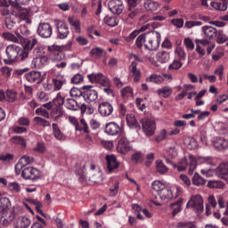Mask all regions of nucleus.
<instances>
[{
	"instance_id": "f257e3e1",
	"label": "nucleus",
	"mask_w": 228,
	"mask_h": 228,
	"mask_svg": "<svg viewBox=\"0 0 228 228\" xmlns=\"http://www.w3.org/2000/svg\"><path fill=\"white\" fill-rule=\"evenodd\" d=\"M160 44L161 34H159V32L153 30L146 33V41L144 43L145 49L148 51H158Z\"/></svg>"
},
{
	"instance_id": "f03ea898",
	"label": "nucleus",
	"mask_w": 228,
	"mask_h": 228,
	"mask_svg": "<svg viewBox=\"0 0 228 228\" xmlns=\"http://www.w3.org/2000/svg\"><path fill=\"white\" fill-rule=\"evenodd\" d=\"M20 51V46L17 45H9L5 48V54L7 59L4 60V63L6 65H12L15 61H19V52Z\"/></svg>"
},
{
	"instance_id": "7ed1b4c3",
	"label": "nucleus",
	"mask_w": 228,
	"mask_h": 228,
	"mask_svg": "<svg viewBox=\"0 0 228 228\" xmlns=\"http://www.w3.org/2000/svg\"><path fill=\"white\" fill-rule=\"evenodd\" d=\"M186 208H191L193 211L198 214L204 212V200L200 194L192 195L190 200L186 204Z\"/></svg>"
},
{
	"instance_id": "20e7f679",
	"label": "nucleus",
	"mask_w": 228,
	"mask_h": 228,
	"mask_svg": "<svg viewBox=\"0 0 228 228\" xmlns=\"http://www.w3.org/2000/svg\"><path fill=\"white\" fill-rule=\"evenodd\" d=\"M209 165V157H194L193 155H189V175H193L197 165Z\"/></svg>"
},
{
	"instance_id": "39448f33",
	"label": "nucleus",
	"mask_w": 228,
	"mask_h": 228,
	"mask_svg": "<svg viewBox=\"0 0 228 228\" xmlns=\"http://www.w3.org/2000/svg\"><path fill=\"white\" fill-rule=\"evenodd\" d=\"M54 26L57 31V38L60 40H65L69 37V25L61 20H54Z\"/></svg>"
},
{
	"instance_id": "423d86ee",
	"label": "nucleus",
	"mask_w": 228,
	"mask_h": 228,
	"mask_svg": "<svg viewBox=\"0 0 228 228\" xmlns=\"http://www.w3.org/2000/svg\"><path fill=\"white\" fill-rule=\"evenodd\" d=\"M141 124L145 136H154V133H156V121L154 119L142 118Z\"/></svg>"
},
{
	"instance_id": "0eeeda50",
	"label": "nucleus",
	"mask_w": 228,
	"mask_h": 228,
	"mask_svg": "<svg viewBox=\"0 0 228 228\" xmlns=\"http://www.w3.org/2000/svg\"><path fill=\"white\" fill-rule=\"evenodd\" d=\"M132 150L133 146H131L129 140L126 139V136L122 135L118 142L117 152L126 155L127 152H129V151Z\"/></svg>"
},
{
	"instance_id": "6e6552de",
	"label": "nucleus",
	"mask_w": 228,
	"mask_h": 228,
	"mask_svg": "<svg viewBox=\"0 0 228 228\" xmlns=\"http://www.w3.org/2000/svg\"><path fill=\"white\" fill-rule=\"evenodd\" d=\"M37 34L41 38H51V37H53V26L48 22L39 23Z\"/></svg>"
},
{
	"instance_id": "1a4fd4ad",
	"label": "nucleus",
	"mask_w": 228,
	"mask_h": 228,
	"mask_svg": "<svg viewBox=\"0 0 228 228\" xmlns=\"http://www.w3.org/2000/svg\"><path fill=\"white\" fill-rule=\"evenodd\" d=\"M109 10L114 15H120L124 12V2L122 0H110L109 2Z\"/></svg>"
},
{
	"instance_id": "9d476101",
	"label": "nucleus",
	"mask_w": 228,
	"mask_h": 228,
	"mask_svg": "<svg viewBox=\"0 0 228 228\" xmlns=\"http://www.w3.org/2000/svg\"><path fill=\"white\" fill-rule=\"evenodd\" d=\"M21 175L23 179H38L40 177V171L35 167H25L22 172Z\"/></svg>"
},
{
	"instance_id": "9b49d317",
	"label": "nucleus",
	"mask_w": 228,
	"mask_h": 228,
	"mask_svg": "<svg viewBox=\"0 0 228 228\" xmlns=\"http://www.w3.org/2000/svg\"><path fill=\"white\" fill-rule=\"evenodd\" d=\"M46 50L48 52L49 60H52V61H61V60H63V54L58 51V46H47Z\"/></svg>"
},
{
	"instance_id": "f8f14e48",
	"label": "nucleus",
	"mask_w": 228,
	"mask_h": 228,
	"mask_svg": "<svg viewBox=\"0 0 228 228\" xmlns=\"http://www.w3.org/2000/svg\"><path fill=\"white\" fill-rule=\"evenodd\" d=\"M83 90H85L84 99L86 102H94V101H97V91L92 89V86H85Z\"/></svg>"
},
{
	"instance_id": "ddd939ff",
	"label": "nucleus",
	"mask_w": 228,
	"mask_h": 228,
	"mask_svg": "<svg viewBox=\"0 0 228 228\" xmlns=\"http://www.w3.org/2000/svg\"><path fill=\"white\" fill-rule=\"evenodd\" d=\"M15 35L10 32H4L3 34V37L4 38V40H7L8 42H12L13 44H20V42H24V37H22V35H20V33H19V31H16Z\"/></svg>"
},
{
	"instance_id": "4468645a",
	"label": "nucleus",
	"mask_w": 228,
	"mask_h": 228,
	"mask_svg": "<svg viewBox=\"0 0 228 228\" xmlns=\"http://www.w3.org/2000/svg\"><path fill=\"white\" fill-rule=\"evenodd\" d=\"M218 31L214 27L209 25L203 26L201 28V35L208 40H213L214 37H216Z\"/></svg>"
},
{
	"instance_id": "2eb2a0df",
	"label": "nucleus",
	"mask_w": 228,
	"mask_h": 228,
	"mask_svg": "<svg viewBox=\"0 0 228 228\" xmlns=\"http://www.w3.org/2000/svg\"><path fill=\"white\" fill-rule=\"evenodd\" d=\"M121 131L122 128L115 122H110L105 126V133L110 136H117Z\"/></svg>"
},
{
	"instance_id": "dca6fc26",
	"label": "nucleus",
	"mask_w": 228,
	"mask_h": 228,
	"mask_svg": "<svg viewBox=\"0 0 228 228\" xmlns=\"http://www.w3.org/2000/svg\"><path fill=\"white\" fill-rule=\"evenodd\" d=\"M98 110L102 117H110L113 113V105L108 102H104L99 104Z\"/></svg>"
},
{
	"instance_id": "f3484780",
	"label": "nucleus",
	"mask_w": 228,
	"mask_h": 228,
	"mask_svg": "<svg viewBox=\"0 0 228 228\" xmlns=\"http://www.w3.org/2000/svg\"><path fill=\"white\" fill-rule=\"evenodd\" d=\"M213 145L218 151L228 149V140L222 136H216L213 139Z\"/></svg>"
},
{
	"instance_id": "a211bd4d",
	"label": "nucleus",
	"mask_w": 228,
	"mask_h": 228,
	"mask_svg": "<svg viewBox=\"0 0 228 228\" xmlns=\"http://www.w3.org/2000/svg\"><path fill=\"white\" fill-rule=\"evenodd\" d=\"M105 159L107 161V168L110 174H111L113 170H117L119 164L118 161H117V157H115V155H107Z\"/></svg>"
},
{
	"instance_id": "6ab92c4d",
	"label": "nucleus",
	"mask_w": 228,
	"mask_h": 228,
	"mask_svg": "<svg viewBox=\"0 0 228 228\" xmlns=\"http://www.w3.org/2000/svg\"><path fill=\"white\" fill-rule=\"evenodd\" d=\"M158 195L159 199H161L164 202H168V200L174 199V192L172 191V189H170V187L167 186H166L162 191H160Z\"/></svg>"
},
{
	"instance_id": "aec40b11",
	"label": "nucleus",
	"mask_w": 228,
	"mask_h": 228,
	"mask_svg": "<svg viewBox=\"0 0 228 228\" xmlns=\"http://www.w3.org/2000/svg\"><path fill=\"white\" fill-rule=\"evenodd\" d=\"M169 211L173 216L183 211V199H180L169 205Z\"/></svg>"
},
{
	"instance_id": "412c9836",
	"label": "nucleus",
	"mask_w": 228,
	"mask_h": 228,
	"mask_svg": "<svg viewBox=\"0 0 228 228\" xmlns=\"http://www.w3.org/2000/svg\"><path fill=\"white\" fill-rule=\"evenodd\" d=\"M31 225V220L28 216H20L14 221V228H28Z\"/></svg>"
},
{
	"instance_id": "4be33fe9",
	"label": "nucleus",
	"mask_w": 228,
	"mask_h": 228,
	"mask_svg": "<svg viewBox=\"0 0 228 228\" xmlns=\"http://www.w3.org/2000/svg\"><path fill=\"white\" fill-rule=\"evenodd\" d=\"M42 74L39 71H30L25 74V78L28 83H40L42 81Z\"/></svg>"
},
{
	"instance_id": "5701e85b",
	"label": "nucleus",
	"mask_w": 228,
	"mask_h": 228,
	"mask_svg": "<svg viewBox=\"0 0 228 228\" xmlns=\"http://www.w3.org/2000/svg\"><path fill=\"white\" fill-rule=\"evenodd\" d=\"M49 61V55H42L41 57H37L33 59L32 62L36 69H42L44 65H47Z\"/></svg>"
},
{
	"instance_id": "b1692460",
	"label": "nucleus",
	"mask_w": 228,
	"mask_h": 228,
	"mask_svg": "<svg viewBox=\"0 0 228 228\" xmlns=\"http://www.w3.org/2000/svg\"><path fill=\"white\" fill-rule=\"evenodd\" d=\"M210 5L217 12H226L228 8V0H221L216 2H211Z\"/></svg>"
},
{
	"instance_id": "393cba45",
	"label": "nucleus",
	"mask_w": 228,
	"mask_h": 228,
	"mask_svg": "<svg viewBox=\"0 0 228 228\" xmlns=\"http://www.w3.org/2000/svg\"><path fill=\"white\" fill-rule=\"evenodd\" d=\"M137 65L138 64L136 63V61H132V63L129 67L130 72H132L134 81L135 83H138V81H140V79L142 77V71H140V69H138Z\"/></svg>"
},
{
	"instance_id": "a878e982",
	"label": "nucleus",
	"mask_w": 228,
	"mask_h": 228,
	"mask_svg": "<svg viewBox=\"0 0 228 228\" xmlns=\"http://www.w3.org/2000/svg\"><path fill=\"white\" fill-rule=\"evenodd\" d=\"M161 4L156 1L152 0H145L144 1V8L147 12H158Z\"/></svg>"
},
{
	"instance_id": "bb28decb",
	"label": "nucleus",
	"mask_w": 228,
	"mask_h": 228,
	"mask_svg": "<svg viewBox=\"0 0 228 228\" xmlns=\"http://www.w3.org/2000/svg\"><path fill=\"white\" fill-rule=\"evenodd\" d=\"M173 168L178 172H184L188 168V159L186 157L182 158L177 164H172Z\"/></svg>"
},
{
	"instance_id": "cd10ccee",
	"label": "nucleus",
	"mask_w": 228,
	"mask_h": 228,
	"mask_svg": "<svg viewBox=\"0 0 228 228\" xmlns=\"http://www.w3.org/2000/svg\"><path fill=\"white\" fill-rule=\"evenodd\" d=\"M156 60L159 63H168L170 61V53L160 51L156 54Z\"/></svg>"
},
{
	"instance_id": "c85d7f7f",
	"label": "nucleus",
	"mask_w": 228,
	"mask_h": 228,
	"mask_svg": "<svg viewBox=\"0 0 228 228\" xmlns=\"http://www.w3.org/2000/svg\"><path fill=\"white\" fill-rule=\"evenodd\" d=\"M126 124L130 129H140V124H138L136 118L133 114L126 115Z\"/></svg>"
},
{
	"instance_id": "c756f323",
	"label": "nucleus",
	"mask_w": 228,
	"mask_h": 228,
	"mask_svg": "<svg viewBox=\"0 0 228 228\" xmlns=\"http://www.w3.org/2000/svg\"><path fill=\"white\" fill-rule=\"evenodd\" d=\"M216 174L217 177H224V175H228V162H224L220 164L216 168Z\"/></svg>"
},
{
	"instance_id": "7c9ffc66",
	"label": "nucleus",
	"mask_w": 228,
	"mask_h": 228,
	"mask_svg": "<svg viewBox=\"0 0 228 228\" xmlns=\"http://www.w3.org/2000/svg\"><path fill=\"white\" fill-rule=\"evenodd\" d=\"M183 143L186 145L187 149L190 151H193L199 147V142L197 140L193 137H185L183 139Z\"/></svg>"
},
{
	"instance_id": "2f4dec72",
	"label": "nucleus",
	"mask_w": 228,
	"mask_h": 228,
	"mask_svg": "<svg viewBox=\"0 0 228 228\" xmlns=\"http://www.w3.org/2000/svg\"><path fill=\"white\" fill-rule=\"evenodd\" d=\"M207 186L211 190H223V188H225V183L220 180H210Z\"/></svg>"
},
{
	"instance_id": "473e14b6",
	"label": "nucleus",
	"mask_w": 228,
	"mask_h": 228,
	"mask_svg": "<svg viewBox=\"0 0 228 228\" xmlns=\"http://www.w3.org/2000/svg\"><path fill=\"white\" fill-rule=\"evenodd\" d=\"M18 17L21 20H24L27 24H31V20H29V11L26 8L20 9L18 12Z\"/></svg>"
},
{
	"instance_id": "72a5a7b5",
	"label": "nucleus",
	"mask_w": 228,
	"mask_h": 228,
	"mask_svg": "<svg viewBox=\"0 0 228 228\" xmlns=\"http://www.w3.org/2000/svg\"><path fill=\"white\" fill-rule=\"evenodd\" d=\"M120 188V183L117 180H112V183H110V196L115 197L118 193Z\"/></svg>"
},
{
	"instance_id": "f704fd0d",
	"label": "nucleus",
	"mask_w": 228,
	"mask_h": 228,
	"mask_svg": "<svg viewBox=\"0 0 228 228\" xmlns=\"http://www.w3.org/2000/svg\"><path fill=\"white\" fill-rule=\"evenodd\" d=\"M52 129L53 136L56 138V140H65V135L63 133H61V130H60V127L56 123L52 124Z\"/></svg>"
},
{
	"instance_id": "c9c22d12",
	"label": "nucleus",
	"mask_w": 228,
	"mask_h": 228,
	"mask_svg": "<svg viewBox=\"0 0 228 228\" xmlns=\"http://www.w3.org/2000/svg\"><path fill=\"white\" fill-rule=\"evenodd\" d=\"M191 181L194 186H204L206 184V179L200 176L199 173H194Z\"/></svg>"
},
{
	"instance_id": "e433bc0d",
	"label": "nucleus",
	"mask_w": 228,
	"mask_h": 228,
	"mask_svg": "<svg viewBox=\"0 0 228 228\" xmlns=\"http://www.w3.org/2000/svg\"><path fill=\"white\" fill-rule=\"evenodd\" d=\"M172 87L164 86L162 88L158 89L157 94L160 95V97H164L165 99L170 97L172 95Z\"/></svg>"
},
{
	"instance_id": "4c0bfd02",
	"label": "nucleus",
	"mask_w": 228,
	"mask_h": 228,
	"mask_svg": "<svg viewBox=\"0 0 228 228\" xmlns=\"http://www.w3.org/2000/svg\"><path fill=\"white\" fill-rule=\"evenodd\" d=\"M166 187L167 185H165V183L159 180H155L151 183V189L153 190V191H155L158 194L160 191H162Z\"/></svg>"
},
{
	"instance_id": "58836bf2",
	"label": "nucleus",
	"mask_w": 228,
	"mask_h": 228,
	"mask_svg": "<svg viewBox=\"0 0 228 228\" xmlns=\"http://www.w3.org/2000/svg\"><path fill=\"white\" fill-rule=\"evenodd\" d=\"M53 85L54 92H58L63 85H67V80L65 78H53Z\"/></svg>"
},
{
	"instance_id": "ea45409f",
	"label": "nucleus",
	"mask_w": 228,
	"mask_h": 228,
	"mask_svg": "<svg viewBox=\"0 0 228 228\" xmlns=\"http://www.w3.org/2000/svg\"><path fill=\"white\" fill-rule=\"evenodd\" d=\"M33 161H34L33 157L23 156L18 161L16 167L19 168L20 167H24L25 165H31Z\"/></svg>"
},
{
	"instance_id": "a19ab883",
	"label": "nucleus",
	"mask_w": 228,
	"mask_h": 228,
	"mask_svg": "<svg viewBox=\"0 0 228 228\" xmlns=\"http://www.w3.org/2000/svg\"><path fill=\"white\" fill-rule=\"evenodd\" d=\"M146 81L149 83H156L157 85H161L163 81H165V78L161 77V75L153 74L146 78Z\"/></svg>"
},
{
	"instance_id": "79ce46f5",
	"label": "nucleus",
	"mask_w": 228,
	"mask_h": 228,
	"mask_svg": "<svg viewBox=\"0 0 228 228\" xmlns=\"http://www.w3.org/2000/svg\"><path fill=\"white\" fill-rule=\"evenodd\" d=\"M175 54L176 57H178V60H180V61H183V60H186V52L182 46L175 47Z\"/></svg>"
},
{
	"instance_id": "37998d69",
	"label": "nucleus",
	"mask_w": 228,
	"mask_h": 228,
	"mask_svg": "<svg viewBox=\"0 0 228 228\" xmlns=\"http://www.w3.org/2000/svg\"><path fill=\"white\" fill-rule=\"evenodd\" d=\"M87 77L91 83L100 84L102 80V77H104V75L102 73L89 74L87 75Z\"/></svg>"
},
{
	"instance_id": "c03bdc74",
	"label": "nucleus",
	"mask_w": 228,
	"mask_h": 228,
	"mask_svg": "<svg viewBox=\"0 0 228 228\" xmlns=\"http://www.w3.org/2000/svg\"><path fill=\"white\" fill-rule=\"evenodd\" d=\"M104 50L101 47H95V48H93L91 51H90V54L93 58H96L97 60H100V58L102 57V55L104 54Z\"/></svg>"
},
{
	"instance_id": "a18cd8bd",
	"label": "nucleus",
	"mask_w": 228,
	"mask_h": 228,
	"mask_svg": "<svg viewBox=\"0 0 228 228\" xmlns=\"http://www.w3.org/2000/svg\"><path fill=\"white\" fill-rule=\"evenodd\" d=\"M64 105L67 110H71L73 111L77 110V102L74 99H67L66 102H64Z\"/></svg>"
},
{
	"instance_id": "49530a36",
	"label": "nucleus",
	"mask_w": 228,
	"mask_h": 228,
	"mask_svg": "<svg viewBox=\"0 0 228 228\" xmlns=\"http://www.w3.org/2000/svg\"><path fill=\"white\" fill-rule=\"evenodd\" d=\"M91 175L92 176L89 178L91 183H100V181H102V172H101L99 169H97L94 173H92Z\"/></svg>"
},
{
	"instance_id": "de8ad7c7",
	"label": "nucleus",
	"mask_w": 228,
	"mask_h": 228,
	"mask_svg": "<svg viewBox=\"0 0 228 228\" xmlns=\"http://www.w3.org/2000/svg\"><path fill=\"white\" fill-rule=\"evenodd\" d=\"M68 21L70 24V26H72L74 28V29L77 31V33H81V25L77 19L69 17Z\"/></svg>"
},
{
	"instance_id": "09e8293b",
	"label": "nucleus",
	"mask_w": 228,
	"mask_h": 228,
	"mask_svg": "<svg viewBox=\"0 0 228 228\" xmlns=\"http://www.w3.org/2000/svg\"><path fill=\"white\" fill-rule=\"evenodd\" d=\"M156 168L159 174H167L168 172V167L161 160H156Z\"/></svg>"
},
{
	"instance_id": "8fccbe9b",
	"label": "nucleus",
	"mask_w": 228,
	"mask_h": 228,
	"mask_svg": "<svg viewBox=\"0 0 228 228\" xmlns=\"http://www.w3.org/2000/svg\"><path fill=\"white\" fill-rule=\"evenodd\" d=\"M32 53L35 58H40L41 56H44V54H45V47L37 45L34 48Z\"/></svg>"
},
{
	"instance_id": "3c124183",
	"label": "nucleus",
	"mask_w": 228,
	"mask_h": 228,
	"mask_svg": "<svg viewBox=\"0 0 228 228\" xmlns=\"http://www.w3.org/2000/svg\"><path fill=\"white\" fill-rule=\"evenodd\" d=\"M215 129L219 134H225V133H227V126L223 122L216 123Z\"/></svg>"
},
{
	"instance_id": "603ef678",
	"label": "nucleus",
	"mask_w": 228,
	"mask_h": 228,
	"mask_svg": "<svg viewBox=\"0 0 228 228\" xmlns=\"http://www.w3.org/2000/svg\"><path fill=\"white\" fill-rule=\"evenodd\" d=\"M28 54H29V51L26 49L25 46L23 47V49L20 47V51L18 53V61H24V60L28 58Z\"/></svg>"
},
{
	"instance_id": "864d4df0",
	"label": "nucleus",
	"mask_w": 228,
	"mask_h": 228,
	"mask_svg": "<svg viewBox=\"0 0 228 228\" xmlns=\"http://www.w3.org/2000/svg\"><path fill=\"white\" fill-rule=\"evenodd\" d=\"M103 20L105 24L110 28H115V26L118 24V21L115 17L106 16Z\"/></svg>"
},
{
	"instance_id": "5fc2aeb1",
	"label": "nucleus",
	"mask_w": 228,
	"mask_h": 228,
	"mask_svg": "<svg viewBox=\"0 0 228 228\" xmlns=\"http://www.w3.org/2000/svg\"><path fill=\"white\" fill-rule=\"evenodd\" d=\"M68 120H69V124L74 126L76 131H83V128L81 127V126H79V121H77V118H76V117L69 116L68 118Z\"/></svg>"
},
{
	"instance_id": "6e6d98bb",
	"label": "nucleus",
	"mask_w": 228,
	"mask_h": 228,
	"mask_svg": "<svg viewBox=\"0 0 228 228\" xmlns=\"http://www.w3.org/2000/svg\"><path fill=\"white\" fill-rule=\"evenodd\" d=\"M224 54V50L220 47H217L212 53V60H214V61H218V60H220V58H222Z\"/></svg>"
},
{
	"instance_id": "4d7b16f0",
	"label": "nucleus",
	"mask_w": 228,
	"mask_h": 228,
	"mask_svg": "<svg viewBox=\"0 0 228 228\" xmlns=\"http://www.w3.org/2000/svg\"><path fill=\"white\" fill-rule=\"evenodd\" d=\"M37 99L39 102H47V101H49V94L44 91H39L37 94Z\"/></svg>"
},
{
	"instance_id": "13d9d810",
	"label": "nucleus",
	"mask_w": 228,
	"mask_h": 228,
	"mask_svg": "<svg viewBox=\"0 0 228 228\" xmlns=\"http://www.w3.org/2000/svg\"><path fill=\"white\" fill-rule=\"evenodd\" d=\"M216 35H217V39H216L217 44H225V42H227L228 36L224 34V30H219Z\"/></svg>"
},
{
	"instance_id": "bf43d9fd",
	"label": "nucleus",
	"mask_w": 228,
	"mask_h": 228,
	"mask_svg": "<svg viewBox=\"0 0 228 228\" xmlns=\"http://www.w3.org/2000/svg\"><path fill=\"white\" fill-rule=\"evenodd\" d=\"M183 45H185V49L187 51H193L195 49V43L190 37H185L183 40Z\"/></svg>"
},
{
	"instance_id": "052dcab7",
	"label": "nucleus",
	"mask_w": 228,
	"mask_h": 228,
	"mask_svg": "<svg viewBox=\"0 0 228 228\" xmlns=\"http://www.w3.org/2000/svg\"><path fill=\"white\" fill-rule=\"evenodd\" d=\"M34 122L37 124V126H42L43 127H49L51 126V123L40 117L34 118Z\"/></svg>"
},
{
	"instance_id": "680f3d73",
	"label": "nucleus",
	"mask_w": 228,
	"mask_h": 228,
	"mask_svg": "<svg viewBox=\"0 0 228 228\" xmlns=\"http://www.w3.org/2000/svg\"><path fill=\"white\" fill-rule=\"evenodd\" d=\"M199 26H202V21L187 20L185 21V24H184V27L187 28V29H191V28H197Z\"/></svg>"
},
{
	"instance_id": "e2e57ef3",
	"label": "nucleus",
	"mask_w": 228,
	"mask_h": 228,
	"mask_svg": "<svg viewBox=\"0 0 228 228\" xmlns=\"http://www.w3.org/2000/svg\"><path fill=\"white\" fill-rule=\"evenodd\" d=\"M16 124L18 126H21L23 127H28V126H29V124H31V122L29 121L28 118H27V117H20L16 121Z\"/></svg>"
},
{
	"instance_id": "0e129e2a",
	"label": "nucleus",
	"mask_w": 228,
	"mask_h": 228,
	"mask_svg": "<svg viewBox=\"0 0 228 228\" xmlns=\"http://www.w3.org/2000/svg\"><path fill=\"white\" fill-rule=\"evenodd\" d=\"M183 67V62H181V60H175L173 62L168 66L169 70H179Z\"/></svg>"
},
{
	"instance_id": "69168bd1",
	"label": "nucleus",
	"mask_w": 228,
	"mask_h": 228,
	"mask_svg": "<svg viewBox=\"0 0 228 228\" xmlns=\"http://www.w3.org/2000/svg\"><path fill=\"white\" fill-rule=\"evenodd\" d=\"M36 45H38V39L32 38L28 42L26 43L24 47H25V49H28V51H32Z\"/></svg>"
},
{
	"instance_id": "338daca9",
	"label": "nucleus",
	"mask_w": 228,
	"mask_h": 228,
	"mask_svg": "<svg viewBox=\"0 0 228 228\" xmlns=\"http://www.w3.org/2000/svg\"><path fill=\"white\" fill-rule=\"evenodd\" d=\"M166 151L170 158H176L177 156V148L175 146H167Z\"/></svg>"
},
{
	"instance_id": "774afa93",
	"label": "nucleus",
	"mask_w": 228,
	"mask_h": 228,
	"mask_svg": "<svg viewBox=\"0 0 228 228\" xmlns=\"http://www.w3.org/2000/svg\"><path fill=\"white\" fill-rule=\"evenodd\" d=\"M122 97H133V88L131 86H126L121 90Z\"/></svg>"
}]
</instances>
